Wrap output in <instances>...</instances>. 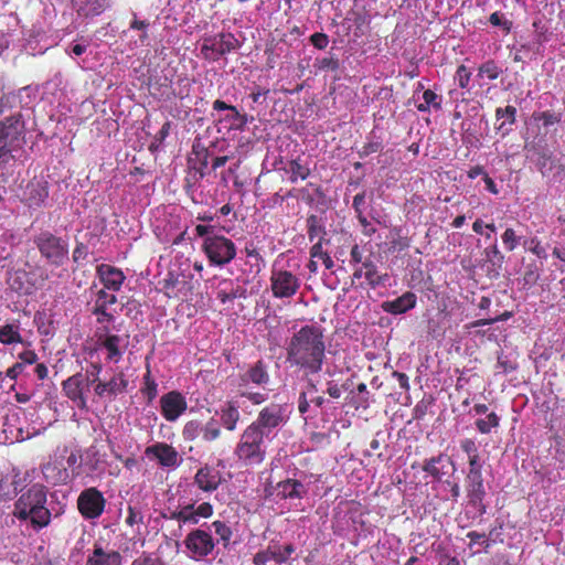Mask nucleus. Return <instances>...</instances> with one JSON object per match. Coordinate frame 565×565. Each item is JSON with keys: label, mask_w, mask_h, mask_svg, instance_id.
Returning <instances> with one entry per match:
<instances>
[{"label": "nucleus", "mask_w": 565, "mask_h": 565, "mask_svg": "<svg viewBox=\"0 0 565 565\" xmlns=\"http://www.w3.org/2000/svg\"><path fill=\"white\" fill-rule=\"evenodd\" d=\"M287 361L291 366L307 374H317L322 370L326 359V343L321 327L306 324L292 334L287 344Z\"/></svg>", "instance_id": "nucleus-1"}, {"label": "nucleus", "mask_w": 565, "mask_h": 565, "mask_svg": "<svg viewBox=\"0 0 565 565\" xmlns=\"http://www.w3.org/2000/svg\"><path fill=\"white\" fill-rule=\"evenodd\" d=\"M14 515L20 520H30L34 527L49 525L51 512L46 508V489L35 484L21 494L15 502Z\"/></svg>", "instance_id": "nucleus-2"}, {"label": "nucleus", "mask_w": 565, "mask_h": 565, "mask_svg": "<svg viewBox=\"0 0 565 565\" xmlns=\"http://www.w3.org/2000/svg\"><path fill=\"white\" fill-rule=\"evenodd\" d=\"M41 257L54 267H61L68 260V243L49 230L41 231L32 238Z\"/></svg>", "instance_id": "nucleus-3"}, {"label": "nucleus", "mask_w": 565, "mask_h": 565, "mask_svg": "<svg viewBox=\"0 0 565 565\" xmlns=\"http://www.w3.org/2000/svg\"><path fill=\"white\" fill-rule=\"evenodd\" d=\"M201 250L204 253L211 266L224 267L235 259L237 247L235 243L217 233L204 239L201 245Z\"/></svg>", "instance_id": "nucleus-4"}, {"label": "nucleus", "mask_w": 565, "mask_h": 565, "mask_svg": "<svg viewBox=\"0 0 565 565\" xmlns=\"http://www.w3.org/2000/svg\"><path fill=\"white\" fill-rule=\"evenodd\" d=\"M25 121L21 111L0 120V163L11 157L13 145L24 138Z\"/></svg>", "instance_id": "nucleus-5"}, {"label": "nucleus", "mask_w": 565, "mask_h": 565, "mask_svg": "<svg viewBox=\"0 0 565 565\" xmlns=\"http://www.w3.org/2000/svg\"><path fill=\"white\" fill-rule=\"evenodd\" d=\"M239 47L241 42L233 33L220 32L204 36L200 52L204 60L216 62L221 56L237 51Z\"/></svg>", "instance_id": "nucleus-6"}, {"label": "nucleus", "mask_w": 565, "mask_h": 565, "mask_svg": "<svg viewBox=\"0 0 565 565\" xmlns=\"http://www.w3.org/2000/svg\"><path fill=\"white\" fill-rule=\"evenodd\" d=\"M270 290L274 298H292L300 289L301 279L290 270L273 268L270 273Z\"/></svg>", "instance_id": "nucleus-7"}, {"label": "nucleus", "mask_w": 565, "mask_h": 565, "mask_svg": "<svg viewBox=\"0 0 565 565\" xmlns=\"http://www.w3.org/2000/svg\"><path fill=\"white\" fill-rule=\"evenodd\" d=\"M288 419L286 405L270 403L260 409L252 425L257 426L262 433L268 436L274 429L285 425Z\"/></svg>", "instance_id": "nucleus-8"}, {"label": "nucleus", "mask_w": 565, "mask_h": 565, "mask_svg": "<svg viewBox=\"0 0 565 565\" xmlns=\"http://www.w3.org/2000/svg\"><path fill=\"white\" fill-rule=\"evenodd\" d=\"M266 435L262 433L257 426L252 424L247 426L241 436V441L237 446V455L241 459L263 458L264 438Z\"/></svg>", "instance_id": "nucleus-9"}, {"label": "nucleus", "mask_w": 565, "mask_h": 565, "mask_svg": "<svg viewBox=\"0 0 565 565\" xmlns=\"http://www.w3.org/2000/svg\"><path fill=\"white\" fill-rule=\"evenodd\" d=\"M95 337L97 348L106 351L107 361L118 363L122 359L128 344L122 337L110 333L107 326L98 328Z\"/></svg>", "instance_id": "nucleus-10"}, {"label": "nucleus", "mask_w": 565, "mask_h": 565, "mask_svg": "<svg viewBox=\"0 0 565 565\" xmlns=\"http://www.w3.org/2000/svg\"><path fill=\"white\" fill-rule=\"evenodd\" d=\"M184 545L193 559H201L213 552L215 542L210 533L198 529L188 534Z\"/></svg>", "instance_id": "nucleus-11"}, {"label": "nucleus", "mask_w": 565, "mask_h": 565, "mask_svg": "<svg viewBox=\"0 0 565 565\" xmlns=\"http://www.w3.org/2000/svg\"><path fill=\"white\" fill-rule=\"evenodd\" d=\"M77 507L84 518L96 519L104 512L105 499L98 490L89 488L79 494Z\"/></svg>", "instance_id": "nucleus-12"}, {"label": "nucleus", "mask_w": 565, "mask_h": 565, "mask_svg": "<svg viewBox=\"0 0 565 565\" xmlns=\"http://www.w3.org/2000/svg\"><path fill=\"white\" fill-rule=\"evenodd\" d=\"M188 407L185 397L178 391H170L160 398L161 415L168 422H175Z\"/></svg>", "instance_id": "nucleus-13"}, {"label": "nucleus", "mask_w": 565, "mask_h": 565, "mask_svg": "<svg viewBox=\"0 0 565 565\" xmlns=\"http://www.w3.org/2000/svg\"><path fill=\"white\" fill-rule=\"evenodd\" d=\"M212 514V505L203 502L198 507H194V504L180 505L172 512L171 518L182 524H198L202 519H207Z\"/></svg>", "instance_id": "nucleus-14"}, {"label": "nucleus", "mask_w": 565, "mask_h": 565, "mask_svg": "<svg viewBox=\"0 0 565 565\" xmlns=\"http://www.w3.org/2000/svg\"><path fill=\"white\" fill-rule=\"evenodd\" d=\"M85 384L86 379L82 372H77L62 382L64 395L79 409H87V399L84 395Z\"/></svg>", "instance_id": "nucleus-15"}, {"label": "nucleus", "mask_w": 565, "mask_h": 565, "mask_svg": "<svg viewBox=\"0 0 565 565\" xmlns=\"http://www.w3.org/2000/svg\"><path fill=\"white\" fill-rule=\"evenodd\" d=\"M295 548L291 544L271 545L254 556L255 565H282L288 562Z\"/></svg>", "instance_id": "nucleus-16"}, {"label": "nucleus", "mask_w": 565, "mask_h": 565, "mask_svg": "<svg viewBox=\"0 0 565 565\" xmlns=\"http://www.w3.org/2000/svg\"><path fill=\"white\" fill-rule=\"evenodd\" d=\"M210 151L199 140L192 145L191 156L189 157L190 168L194 171L195 181L202 180L207 174Z\"/></svg>", "instance_id": "nucleus-17"}, {"label": "nucleus", "mask_w": 565, "mask_h": 565, "mask_svg": "<svg viewBox=\"0 0 565 565\" xmlns=\"http://www.w3.org/2000/svg\"><path fill=\"white\" fill-rule=\"evenodd\" d=\"M96 273L105 290L119 291L126 280V276L120 268L108 264L98 265Z\"/></svg>", "instance_id": "nucleus-18"}, {"label": "nucleus", "mask_w": 565, "mask_h": 565, "mask_svg": "<svg viewBox=\"0 0 565 565\" xmlns=\"http://www.w3.org/2000/svg\"><path fill=\"white\" fill-rule=\"evenodd\" d=\"M117 302L116 295L108 294L105 289H100L96 294V300L92 313L96 316L98 324L109 323L114 321V316L107 311L109 306Z\"/></svg>", "instance_id": "nucleus-19"}, {"label": "nucleus", "mask_w": 565, "mask_h": 565, "mask_svg": "<svg viewBox=\"0 0 565 565\" xmlns=\"http://www.w3.org/2000/svg\"><path fill=\"white\" fill-rule=\"evenodd\" d=\"M484 267L489 278H499L504 264V255L500 252L497 243L484 248Z\"/></svg>", "instance_id": "nucleus-20"}, {"label": "nucleus", "mask_w": 565, "mask_h": 565, "mask_svg": "<svg viewBox=\"0 0 565 565\" xmlns=\"http://www.w3.org/2000/svg\"><path fill=\"white\" fill-rule=\"evenodd\" d=\"M218 466V463L215 467L205 466L196 472L195 482L200 489L204 491H213L218 487L223 480Z\"/></svg>", "instance_id": "nucleus-21"}, {"label": "nucleus", "mask_w": 565, "mask_h": 565, "mask_svg": "<svg viewBox=\"0 0 565 565\" xmlns=\"http://www.w3.org/2000/svg\"><path fill=\"white\" fill-rule=\"evenodd\" d=\"M417 302V297L412 291H406L402 296L387 300L382 303V308L385 312L391 315H402L411 309L415 308Z\"/></svg>", "instance_id": "nucleus-22"}, {"label": "nucleus", "mask_w": 565, "mask_h": 565, "mask_svg": "<svg viewBox=\"0 0 565 565\" xmlns=\"http://www.w3.org/2000/svg\"><path fill=\"white\" fill-rule=\"evenodd\" d=\"M42 472L46 482L51 484L66 483L70 480L64 461H46L42 466Z\"/></svg>", "instance_id": "nucleus-23"}, {"label": "nucleus", "mask_w": 565, "mask_h": 565, "mask_svg": "<svg viewBox=\"0 0 565 565\" xmlns=\"http://www.w3.org/2000/svg\"><path fill=\"white\" fill-rule=\"evenodd\" d=\"M85 565H121V556L114 550L95 546Z\"/></svg>", "instance_id": "nucleus-24"}, {"label": "nucleus", "mask_w": 565, "mask_h": 565, "mask_svg": "<svg viewBox=\"0 0 565 565\" xmlns=\"http://www.w3.org/2000/svg\"><path fill=\"white\" fill-rule=\"evenodd\" d=\"M288 167L280 168L289 174L288 180L290 183H297L299 180H306L309 178L311 170L309 166L303 162L301 157H297L287 162Z\"/></svg>", "instance_id": "nucleus-25"}, {"label": "nucleus", "mask_w": 565, "mask_h": 565, "mask_svg": "<svg viewBox=\"0 0 565 565\" xmlns=\"http://www.w3.org/2000/svg\"><path fill=\"white\" fill-rule=\"evenodd\" d=\"M242 380L260 386L267 385L269 382V374L267 372L266 363L263 360L255 362L248 367L242 376Z\"/></svg>", "instance_id": "nucleus-26"}, {"label": "nucleus", "mask_w": 565, "mask_h": 565, "mask_svg": "<svg viewBox=\"0 0 565 565\" xmlns=\"http://www.w3.org/2000/svg\"><path fill=\"white\" fill-rule=\"evenodd\" d=\"M246 290L239 285H234L233 280L225 279L220 284V289L217 290L216 298L222 303H227L233 301L236 298H242L245 296Z\"/></svg>", "instance_id": "nucleus-27"}, {"label": "nucleus", "mask_w": 565, "mask_h": 565, "mask_svg": "<svg viewBox=\"0 0 565 565\" xmlns=\"http://www.w3.org/2000/svg\"><path fill=\"white\" fill-rule=\"evenodd\" d=\"M23 338L20 333V321L13 320L0 327V343L11 345L22 343Z\"/></svg>", "instance_id": "nucleus-28"}, {"label": "nucleus", "mask_w": 565, "mask_h": 565, "mask_svg": "<svg viewBox=\"0 0 565 565\" xmlns=\"http://www.w3.org/2000/svg\"><path fill=\"white\" fill-rule=\"evenodd\" d=\"M221 424L224 428L233 431L241 418L238 406L234 402H227L220 412Z\"/></svg>", "instance_id": "nucleus-29"}, {"label": "nucleus", "mask_w": 565, "mask_h": 565, "mask_svg": "<svg viewBox=\"0 0 565 565\" xmlns=\"http://www.w3.org/2000/svg\"><path fill=\"white\" fill-rule=\"evenodd\" d=\"M28 195L30 206H40L49 196L46 182H31L28 185Z\"/></svg>", "instance_id": "nucleus-30"}, {"label": "nucleus", "mask_w": 565, "mask_h": 565, "mask_svg": "<svg viewBox=\"0 0 565 565\" xmlns=\"http://www.w3.org/2000/svg\"><path fill=\"white\" fill-rule=\"evenodd\" d=\"M360 264V268H363L364 271V278L372 288H376L385 282L387 275H380L376 265L370 257Z\"/></svg>", "instance_id": "nucleus-31"}, {"label": "nucleus", "mask_w": 565, "mask_h": 565, "mask_svg": "<svg viewBox=\"0 0 565 565\" xmlns=\"http://www.w3.org/2000/svg\"><path fill=\"white\" fill-rule=\"evenodd\" d=\"M108 391V398L124 394L128 387V379L124 372L115 373L109 381L104 382Z\"/></svg>", "instance_id": "nucleus-32"}, {"label": "nucleus", "mask_w": 565, "mask_h": 565, "mask_svg": "<svg viewBox=\"0 0 565 565\" xmlns=\"http://www.w3.org/2000/svg\"><path fill=\"white\" fill-rule=\"evenodd\" d=\"M495 118L497 120L504 119L498 129L503 130V135H505L511 130V126L516 121V108L511 105L498 107L495 109Z\"/></svg>", "instance_id": "nucleus-33"}, {"label": "nucleus", "mask_w": 565, "mask_h": 565, "mask_svg": "<svg viewBox=\"0 0 565 565\" xmlns=\"http://www.w3.org/2000/svg\"><path fill=\"white\" fill-rule=\"evenodd\" d=\"M307 234L310 242L319 237V239L323 241L324 235L327 234L324 224L321 218L316 214H310L307 220Z\"/></svg>", "instance_id": "nucleus-34"}, {"label": "nucleus", "mask_w": 565, "mask_h": 565, "mask_svg": "<svg viewBox=\"0 0 565 565\" xmlns=\"http://www.w3.org/2000/svg\"><path fill=\"white\" fill-rule=\"evenodd\" d=\"M147 456H153L154 459H177V450L164 443H158L146 449Z\"/></svg>", "instance_id": "nucleus-35"}, {"label": "nucleus", "mask_w": 565, "mask_h": 565, "mask_svg": "<svg viewBox=\"0 0 565 565\" xmlns=\"http://www.w3.org/2000/svg\"><path fill=\"white\" fill-rule=\"evenodd\" d=\"M279 494L284 498H301L305 493V487L297 480H286L278 484Z\"/></svg>", "instance_id": "nucleus-36"}, {"label": "nucleus", "mask_w": 565, "mask_h": 565, "mask_svg": "<svg viewBox=\"0 0 565 565\" xmlns=\"http://www.w3.org/2000/svg\"><path fill=\"white\" fill-rule=\"evenodd\" d=\"M436 398L431 394H425L420 401L414 406L412 411L413 419L422 420L424 417L431 413V407L435 405Z\"/></svg>", "instance_id": "nucleus-37"}, {"label": "nucleus", "mask_w": 565, "mask_h": 565, "mask_svg": "<svg viewBox=\"0 0 565 565\" xmlns=\"http://www.w3.org/2000/svg\"><path fill=\"white\" fill-rule=\"evenodd\" d=\"M140 392L147 398L148 404H151L158 395V384L151 375L149 365H147V371L143 375V385Z\"/></svg>", "instance_id": "nucleus-38"}, {"label": "nucleus", "mask_w": 565, "mask_h": 565, "mask_svg": "<svg viewBox=\"0 0 565 565\" xmlns=\"http://www.w3.org/2000/svg\"><path fill=\"white\" fill-rule=\"evenodd\" d=\"M423 99H424V103H420V104H418L416 106L417 110L420 111V113L429 111L430 107H433L435 109H440L441 108V102H443L441 96L437 95L431 89L424 90Z\"/></svg>", "instance_id": "nucleus-39"}, {"label": "nucleus", "mask_w": 565, "mask_h": 565, "mask_svg": "<svg viewBox=\"0 0 565 565\" xmlns=\"http://www.w3.org/2000/svg\"><path fill=\"white\" fill-rule=\"evenodd\" d=\"M475 424L479 433L490 434L492 428L500 425V417L494 412H491L486 418L477 419Z\"/></svg>", "instance_id": "nucleus-40"}, {"label": "nucleus", "mask_w": 565, "mask_h": 565, "mask_svg": "<svg viewBox=\"0 0 565 565\" xmlns=\"http://www.w3.org/2000/svg\"><path fill=\"white\" fill-rule=\"evenodd\" d=\"M501 68L497 65L493 60H488L482 63L478 68L479 76H487L489 79L494 81L501 74Z\"/></svg>", "instance_id": "nucleus-41"}, {"label": "nucleus", "mask_w": 565, "mask_h": 565, "mask_svg": "<svg viewBox=\"0 0 565 565\" xmlns=\"http://www.w3.org/2000/svg\"><path fill=\"white\" fill-rule=\"evenodd\" d=\"M533 119L535 121H541L544 127H550L561 122L562 116L558 113L545 110L541 113H534Z\"/></svg>", "instance_id": "nucleus-42"}, {"label": "nucleus", "mask_w": 565, "mask_h": 565, "mask_svg": "<svg viewBox=\"0 0 565 565\" xmlns=\"http://www.w3.org/2000/svg\"><path fill=\"white\" fill-rule=\"evenodd\" d=\"M202 438L205 441H212L220 437L221 429L216 419L211 418L202 428Z\"/></svg>", "instance_id": "nucleus-43"}, {"label": "nucleus", "mask_w": 565, "mask_h": 565, "mask_svg": "<svg viewBox=\"0 0 565 565\" xmlns=\"http://www.w3.org/2000/svg\"><path fill=\"white\" fill-rule=\"evenodd\" d=\"M315 67H317L319 71L335 72L340 67V62L335 55H331V56L316 60Z\"/></svg>", "instance_id": "nucleus-44"}, {"label": "nucleus", "mask_w": 565, "mask_h": 565, "mask_svg": "<svg viewBox=\"0 0 565 565\" xmlns=\"http://www.w3.org/2000/svg\"><path fill=\"white\" fill-rule=\"evenodd\" d=\"M211 527L214 530L215 534L220 536V541L223 542L224 545H227L232 536L230 526L221 521H214Z\"/></svg>", "instance_id": "nucleus-45"}, {"label": "nucleus", "mask_w": 565, "mask_h": 565, "mask_svg": "<svg viewBox=\"0 0 565 565\" xmlns=\"http://www.w3.org/2000/svg\"><path fill=\"white\" fill-rule=\"evenodd\" d=\"M501 238L505 248L510 252L514 250L520 242V237L515 234L513 228H507Z\"/></svg>", "instance_id": "nucleus-46"}, {"label": "nucleus", "mask_w": 565, "mask_h": 565, "mask_svg": "<svg viewBox=\"0 0 565 565\" xmlns=\"http://www.w3.org/2000/svg\"><path fill=\"white\" fill-rule=\"evenodd\" d=\"M383 449H387L385 444H381L376 438L371 439L369 443V447L364 450V455L367 457H377L381 458L384 456Z\"/></svg>", "instance_id": "nucleus-47"}, {"label": "nucleus", "mask_w": 565, "mask_h": 565, "mask_svg": "<svg viewBox=\"0 0 565 565\" xmlns=\"http://www.w3.org/2000/svg\"><path fill=\"white\" fill-rule=\"evenodd\" d=\"M471 73L468 67L463 64L459 65L456 71L455 79L460 88H467L469 86Z\"/></svg>", "instance_id": "nucleus-48"}, {"label": "nucleus", "mask_w": 565, "mask_h": 565, "mask_svg": "<svg viewBox=\"0 0 565 565\" xmlns=\"http://www.w3.org/2000/svg\"><path fill=\"white\" fill-rule=\"evenodd\" d=\"M382 149H383V145L381 141L371 140L369 142L364 143L362 146V148L358 150V154L361 159H363L372 153L381 151Z\"/></svg>", "instance_id": "nucleus-49"}, {"label": "nucleus", "mask_w": 565, "mask_h": 565, "mask_svg": "<svg viewBox=\"0 0 565 565\" xmlns=\"http://www.w3.org/2000/svg\"><path fill=\"white\" fill-rule=\"evenodd\" d=\"M226 119L238 121L235 128L237 130L243 131L246 128L247 124L253 120V117L249 118L246 114H241L235 107V110H232V115L227 116Z\"/></svg>", "instance_id": "nucleus-50"}, {"label": "nucleus", "mask_w": 565, "mask_h": 565, "mask_svg": "<svg viewBox=\"0 0 565 565\" xmlns=\"http://www.w3.org/2000/svg\"><path fill=\"white\" fill-rule=\"evenodd\" d=\"M461 449L469 457V459H478V446L473 439L466 438L460 443Z\"/></svg>", "instance_id": "nucleus-51"}, {"label": "nucleus", "mask_w": 565, "mask_h": 565, "mask_svg": "<svg viewBox=\"0 0 565 565\" xmlns=\"http://www.w3.org/2000/svg\"><path fill=\"white\" fill-rule=\"evenodd\" d=\"M171 130V121L167 120L160 130L154 135L153 142L150 146V150L154 148V143L161 145L166 140V138L169 136Z\"/></svg>", "instance_id": "nucleus-52"}, {"label": "nucleus", "mask_w": 565, "mask_h": 565, "mask_svg": "<svg viewBox=\"0 0 565 565\" xmlns=\"http://www.w3.org/2000/svg\"><path fill=\"white\" fill-rule=\"evenodd\" d=\"M489 22L494 26H501L507 32H510L512 25L510 21L503 19V15L499 11L490 14Z\"/></svg>", "instance_id": "nucleus-53"}, {"label": "nucleus", "mask_w": 565, "mask_h": 565, "mask_svg": "<svg viewBox=\"0 0 565 565\" xmlns=\"http://www.w3.org/2000/svg\"><path fill=\"white\" fill-rule=\"evenodd\" d=\"M310 43L318 50H324L329 44V36L322 32L310 35Z\"/></svg>", "instance_id": "nucleus-54"}, {"label": "nucleus", "mask_w": 565, "mask_h": 565, "mask_svg": "<svg viewBox=\"0 0 565 565\" xmlns=\"http://www.w3.org/2000/svg\"><path fill=\"white\" fill-rule=\"evenodd\" d=\"M19 361L23 366L36 364L39 356L34 350H24L18 354Z\"/></svg>", "instance_id": "nucleus-55"}, {"label": "nucleus", "mask_w": 565, "mask_h": 565, "mask_svg": "<svg viewBox=\"0 0 565 565\" xmlns=\"http://www.w3.org/2000/svg\"><path fill=\"white\" fill-rule=\"evenodd\" d=\"M131 565H164L163 562L150 554H143L132 561Z\"/></svg>", "instance_id": "nucleus-56"}, {"label": "nucleus", "mask_w": 565, "mask_h": 565, "mask_svg": "<svg viewBox=\"0 0 565 565\" xmlns=\"http://www.w3.org/2000/svg\"><path fill=\"white\" fill-rule=\"evenodd\" d=\"M194 231H195L196 236L203 238V241L217 234L214 225L198 224L195 226Z\"/></svg>", "instance_id": "nucleus-57"}, {"label": "nucleus", "mask_w": 565, "mask_h": 565, "mask_svg": "<svg viewBox=\"0 0 565 565\" xmlns=\"http://www.w3.org/2000/svg\"><path fill=\"white\" fill-rule=\"evenodd\" d=\"M201 428L200 427V424L199 422L196 420H190L185 424L184 428H183V435L185 438L188 439H193L196 437V435L199 434V431H201Z\"/></svg>", "instance_id": "nucleus-58"}, {"label": "nucleus", "mask_w": 565, "mask_h": 565, "mask_svg": "<svg viewBox=\"0 0 565 565\" xmlns=\"http://www.w3.org/2000/svg\"><path fill=\"white\" fill-rule=\"evenodd\" d=\"M88 12L93 15L100 14L107 7V0H93L87 1Z\"/></svg>", "instance_id": "nucleus-59"}, {"label": "nucleus", "mask_w": 565, "mask_h": 565, "mask_svg": "<svg viewBox=\"0 0 565 565\" xmlns=\"http://www.w3.org/2000/svg\"><path fill=\"white\" fill-rule=\"evenodd\" d=\"M126 523L130 526L142 523V514L136 508H128V515L126 518Z\"/></svg>", "instance_id": "nucleus-60"}, {"label": "nucleus", "mask_w": 565, "mask_h": 565, "mask_svg": "<svg viewBox=\"0 0 565 565\" xmlns=\"http://www.w3.org/2000/svg\"><path fill=\"white\" fill-rule=\"evenodd\" d=\"M103 370V366L100 363H92L90 370L87 371L85 379L86 381H89V383L98 382V376Z\"/></svg>", "instance_id": "nucleus-61"}, {"label": "nucleus", "mask_w": 565, "mask_h": 565, "mask_svg": "<svg viewBox=\"0 0 565 565\" xmlns=\"http://www.w3.org/2000/svg\"><path fill=\"white\" fill-rule=\"evenodd\" d=\"M24 369L25 366H23V364L20 361H18L6 371V376L9 377L10 380L15 381L19 377V375L23 373Z\"/></svg>", "instance_id": "nucleus-62"}, {"label": "nucleus", "mask_w": 565, "mask_h": 565, "mask_svg": "<svg viewBox=\"0 0 565 565\" xmlns=\"http://www.w3.org/2000/svg\"><path fill=\"white\" fill-rule=\"evenodd\" d=\"M350 256H351L350 264L353 266H356L364 260L362 249L358 244H354L352 246Z\"/></svg>", "instance_id": "nucleus-63"}, {"label": "nucleus", "mask_w": 565, "mask_h": 565, "mask_svg": "<svg viewBox=\"0 0 565 565\" xmlns=\"http://www.w3.org/2000/svg\"><path fill=\"white\" fill-rule=\"evenodd\" d=\"M356 218L363 227V234L365 236H372L376 232L375 227L372 226L364 214L356 215Z\"/></svg>", "instance_id": "nucleus-64"}]
</instances>
